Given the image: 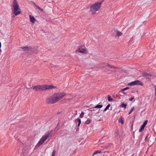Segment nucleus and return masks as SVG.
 I'll return each instance as SVG.
<instances>
[{
    "instance_id": "22",
    "label": "nucleus",
    "mask_w": 156,
    "mask_h": 156,
    "mask_svg": "<svg viewBox=\"0 0 156 156\" xmlns=\"http://www.w3.org/2000/svg\"><path fill=\"white\" fill-rule=\"evenodd\" d=\"M35 5L37 8L40 11H43V9L42 8H41L39 6H38V5Z\"/></svg>"
},
{
    "instance_id": "32",
    "label": "nucleus",
    "mask_w": 156,
    "mask_h": 156,
    "mask_svg": "<svg viewBox=\"0 0 156 156\" xmlns=\"http://www.w3.org/2000/svg\"><path fill=\"white\" fill-rule=\"evenodd\" d=\"M122 92H123V94H125V95H126V93H125V92H124V91H122Z\"/></svg>"
},
{
    "instance_id": "10",
    "label": "nucleus",
    "mask_w": 156,
    "mask_h": 156,
    "mask_svg": "<svg viewBox=\"0 0 156 156\" xmlns=\"http://www.w3.org/2000/svg\"><path fill=\"white\" fill-rule=\"evenodd\" d=\"M21 48L23 49V51H30V49H32V47L31 46H27V47H21Z\"/></svg>"
},
{
    "instance_id": "1",
    "label": "nucleus",
    "mask_w": 156,
    "mask_h": 156,
    "mask_svg": "<svg viewBox=\"0 0 156 156\" xmlns=\"http://www.w3.org/2000/svg\"><path fill=\"white\" fill-rule=\"evenodd\" d=\"M66 94L64 92L55 93L47 98L46 102L47 103L50 104H54L62 98Z\"/></svg>"
},
{
    "instance_id": "16",
    "label": "nucleus",
    "mask_w": 156,
    "mask_h": 156,
    "mask_svg": "<svg viewBox=\"0 0 156 156\" xmlns=\"http://www.w3.org/2000/svg\"><path fill=\"white\" fill-rule=\"evenodd\" d=\"M123 33L120 31L117 30L116 33V36L118 37H119Z\"/></svg>"
},
{
    "instance_id": "17",
    "label": "nucleus",
    "mask_w": 156,
    "mask_h": 156,
    "mask_svg": "<svg viewBox=\"0 0 156 156\" xmlns=\"http://www.w3.org/2000/svg\"><path fill=\"white\" fill-rule=\"evenodd\" d=\"M103 107L102 105H98L95 106L94 108H102Z\"/></svg>"
},
{
    "instance_id": "28",
    "label": "nucleus",
    "mask_w": 156,
    "mask_h": 156,
    "mask_svg": "<svg viewBox=\"0 0 156 156\" xmlns=\"http://www.w3.org/2000/svg\"><path fill=\"white\" fill-rule=\"evenodd\" d=\"M154 87L155 88V95L156 96V86L154 85Z\"/></svg>"
},
{
    "instance_id": "12",
    "label": "nucleus",
    "mask_w": 156,
    "mask_h": 156,
    "mask_svg": "<svg viewBox=\"0 0 156 156\" xmlns=\"http://www.w3.org/2000/svg\"><path fill=\"white\" fill-rule=\"evenodd\" d=\"M75 121L76 123L78 122V126H79L81 123V119L79 118H77L75 120Z\"/></svg>"
},
{
    "instance_id": "3",
    "label": "nucleus",
    "mask_w": 156,
    "mask_h": 156,
    "mask_svg": "<svg viewBox=\"0 0 156 156\" xmlns=\"http://www.w3.org/2000/svg\"><path fill=\"white\" fill-rule=\"evenodd\" d=\"M101 4V2L95 3L90 7V11L92 12V14H95L96 12L100 9Z\"/></svg>"
},
{
    "instance_id": "11",
    "label": "nucleus",
    "mask_w": 156,
    "mask_h": 156,
    "mask_svg": "<svg viewBox=\"0 0 156 156\" xmlns=\"http://www.w3.org/2000/svg\"><path fill=\"white\" fill-rule=\"evenodd\" d=\"M30 51L34 53H37V50L35 48L32 47V49H30Z\"/></svg>"
},
{
    "instance_id": "30",
    "label": "nucleus",
    "mask_w": 156,
    "mask_h": 156,
    "mask_svg": "<svg viewBox=\"0 0 156 156\" xmlns=\"http://www.w3.org/2000/svg\"><path fill=\"white\" fill-rule=\"evenodd\" d=\"M108 66V67H110V68H112V65H110V64H108V65H107Z\"/></svg>"
},
{
    "instance_id": "26",
    "label": "nucleus",
    "mask_w": 156,
    "mask_h": 156,
    "mask_svg": "<svg viewBox=\"0 0 156 156\" xmlns=\"http://www.w3.org/2000/svg\"><path fill=\"white\" fill-rule=\"evenodd\" d=\"M84 115V113L83 112H81V114H80V117L81 118H83V115Z\"/></svg>"
},
{
    "instance_id": "31",
    "label": "nucleus",
    "mask_w": 156,
    "mask_h": 156,
    "mask_svg": "<svg viewBox=\"0 0 156 156\" xmlns=\"http://www.w3.org/2000/svg\"><path fill=\"white\" fill-rule=\"evenodd\" d=\"M116 67H115V66H112V68H113V69H115L116 68Z\"/></svg>"
},
{
    "instance_id": "5",
    "label": "nucleus",
    "mask_w": 156,
    "mask_h": 156,
    "mask_svg": "<svg viewBox=\"0 0 156 156\" xmlns=\"http://www.w3.org/2000/svg\"><path fill=\"white\" fill-rule=\"evenodd\" d=\"M52 132V131L51 130L49 132L45 134L43 136L38 142L37 145L38 146H40L50 136V135Z\"/></svg>"
},
{
    "instance_id": "6",
    "label": "nucleus",
    "mask_w": 156,
    "mask_h": 156,
    "mask_svg": "<svg viewBox=\"0 0 156 156\" xmlns=\"http://www.w3.org/2000/svg\"><path fill=\"white\" fill-rule=\"evenodd\" d=\"M135 85H142V82L139 80H136L128 84V85L133 86Z\"/></svg>"
},
{
    "instance_id": "2",
    "label": "nucleus",
    "mask_w": 156,
    "mask_h": 156,
    "mask_svg": "<svg viewBox=\"0 0 156 156\" xmlns=\"http://www.w3.org/2000/svg\"><path fill=\"white\" fill-rule=\"evenodd\" d=\"M56 87L53 85H37L33 87V89L36 91H42L55 88Z\"/></svg>"
},
{
    "instance_id": "13",
    "label": "nucleus",
    "mask_w": 156,
    "mask_h": 156,
    "mask_svg": "<svg viewBox=\"0 0 156 156\" xmlns=\"http://www.w3.org/2000/svg\"><path fill=\"white\" fill-rule=\"evenodd\" d=\"M29 17L30 20V21L33 23H34L35 21L36 20L35 18L34 17L31 15H30Z\"/></svg>"
},
{
    "instance_id": "19",
    "label": "nucleus",
    "mask_w": 156,
    "mask_h": 156,
    "mask_svg": "<svg viewBox=\"0 0 156 156\" xmlns=\"http://www.w3.org/2000/svg\"><path fill=\"white\" fill-rule=\"evenodd\" d=\"M91 122V120L89 119H88L85 122V123L86 124H89Z\"/></svg>"
},
{
    "instance_id": "33",
    "label": "nucleus",
    "mask_w": 156,
    "mask_h": 156,
    "mask_svg": "<svg viewBox=\"0 0 156 156\" xmlns=\"http://www.w3.org/2000/svg\"><path fill=\"white\" fill-rule=\"evenodd\" d=\"M1 47V43L0 42V48Z\"/></svg>"
},
{
    "instance_id": "20",
    "label": "nucleus",
    "mask_w": 156,
    "mask_h": 156,
    "mask_svg": "<svg viewBox=\"0 0 156 156\" xmlns=\"http://www.w3.org/2000/svg\"><path fill=\"white\" fill-rule=\"evenodd\" d=\"M110 105L108 104L106 107L105 108L104 110L103 111V112H105L109 108V107H110Z\"/></svg>"
},
{
    "instance_id": "34",
    "label": "nucleus",
    "mask_w": 156,
    "mask_h": 156,
    "mask_svg": "<svg viewBox=\"0 0 156 156\" xmlns=\"http://www.w3.org/2000/svg\"><path fill=\"white\" fill-rule=\"evenodd\" d=\"M133 155H134V154H133L132 155H131V156H133Z\"/></svg>"
},
{
    "instance_id": "35",
    "label": "nucleus",
    "mask_w": 156,
    "mask_h": 156,
    "mask_svg": "<svg viewBox=\"0 0 156 156\" xmlns=\"http://www.w3.org/2000/svg\"><path fill=\"white\" fill-rule=\"evenodd\" d=\"M151 156H153V155H151Z\"/></svg>"
},
{
    "instance_id": "14",
    "label": "nucleus",
    "mask_w": 156,
    "mask_h": 156,
    "mask_svg": "<svg viewBox=\"0 0 156 156\" xmlns=\"http://www.w3.org/2000/svg\"><path fill=\"white\" fill-rule=\"evenodd\" d=\"M114 135L115 137L117 138H118L120 137L119 135V133L118 130L116 131Z\"/></svg>"
},
{
    "instance_id": "29",
    "label": "nucleus",
    "mask_w": 156,
    "mask_h": 156,
    "mask_svg": "<svg viewBox=\"0 0 156 156\" xmlns=\"http://www.w3.org/2000/svg\"><path fill=\"white\" fill-rule=\"evenodd\" d=\"M134 97H133V98H131L130 99H129V101H131L133 100L134 99Z\"/></svg>"
},
{
    "instance_id": "25",
    "label": "nucleus",
    "mask_w": 156,
    "mask_h": 156,
    "mask_svg": "<svg viewBox=\"0 0 156 156\" xmlns=\"http://www.w3.org/2000/svg\"><path fill=\"white\" fill-rule=\"evenodd\" d=\"M134 109V108L133 107L131 109V110L129 112L128 114H130L132 112V111Z\"/></svg>"
},
{
    "instance_id": "24",
    "label": "nucleus",
    "mask_w": 156,
    "mask_h": 156,
    "mask_svg": "<svg viewBox=\"0 0 156 156\" xmlns=\"http://www.w3.org/2000/svg\"><path fill=\"white\" fill-rule=\"evenodd\" d=\"M129 87H126L125 88L122 89L120 91H123L125 90H126L129 89Z\"/></svg>"
},
{
    "instance_id": "18",
    "label": "nucleus",
    "mask_w": 156,
    "mask_h": 156,
    "mask_svg": "<svg viewBox=\"0 0 156 156\" xmlns=\"http://www.w3.org/2000/svg\"><path fill=\"white\" fill-rule=\"evenodd\" d=\"M108 99L109 101H113V99L111 98V97L110 95L108 96Z\"/></svg>"
},
{
    "instance_id": "15",
    "label": "nucleus",
    "mask_w": 156,
    "mask_h": 156,
    "mask_svg": "<svg viewBox=\"0 0 156 156\" xmlns=\"http://www.w3.org/2000/svg\"><path fill=\"white\" fill-rule=\"evenodd\" d=\"M101 153V151L100 150H98L95 151L92 154V156H94L95 155L98 154H100Z\"/></svg>"
},
{
    "instance_id": "4",
    "label": "nucleus",
    "mask_w": 156,
    "mask_h": 156,
    "mask_svg": "<svg viewBox=\"0 0 156 156\" xmlns=\"http://www.w3.org/2000/svg\"><path fill=\"white\" fill-rule=\"evenodd\" d=\"M13 6V12L15 16H17L21 13V10L16 0H14Z\"/></svg>"
},
{
    "instance_id": "21",
    "label": "nucleus",
    "mask_w": 156,
    "mask_h": 156,
    "mask_svg": "<svg viewBox=\"0 0 156 156\" xmlns=\"http://www.w3.org/2000/svg\"><path fill=\"white\" fill-rule=\"evenodd\" d=\"M127 106V105L126 104H125L122 103L121 105V107L122 108H125Z\"/></svg>"
},
{
    "instance_id": "7",
    "label": "nucleus",
    "mask_w": 156,
    "mask_h": 156,
    "mask_svg": "<svg viewBox=\"0 0 156 156\" xmlns=\"http://www.w3.org/2000/svg\"><path fill=\"white\" fill-rule=\"evenodd\" d=\"M78 50L79 52L81 53L87 54L88 53L87 50L85 49L84 46H82L81 47L79 48Z\"/></svg>"
},
{
    "instance_id": "23",
    "label": "nucleus",
    "mask_w": 156,
    "mask_h": 156,
    "mask_svg": "<svg viewBox=\"0 0 156 156\" xmlns=\"http://www.w3.org/2000/svg\"><path fill=\"white\" fill-rule=\"evenodd\" d=\"M119 122L121 123L122 124H123L124 122L122 120V118H121L120 119H119Z\"/></svg>"
},
{
    "instance_id": "27",
    "label": "nucleus",
    "mask_w": 156,
    "mask_h": 156,
    "mask_svg": "<svg viewBox=\"0 0 156 156\" xmlns=\"http://www.w3.org/2000/svg\"><path fill=\"white\" fill-rule=\"evenodd\" d=\"M55 150H54L52 152L51 156H55Z\"/></svg>"
},
{
    "instance_id": "9",
    "label": "nucleus",
    "mask_w": 156,
    "mask_h": 156,
    "mask_svg": "<svg viewBox=\"0 0 156 156\" xmlns=\"http://www.w3.org/2000/svg\"><path fill=\"white\" fill-rule=\"evenodd\" d=\"M142 76L147 79H150L151 75L148 74L146 72H144L142 73Z\"/></svg>"
},
{
    "instance_id": "8",
    "label": "nucleus",
    "mask_w": 156,
    "mask_h": 156,
    "mask_svg": "<svg viewBox=\"0 0 156 156\" xmlns=\"http://www.w3.org/2000/svg\"><path fill=\"white\" fill-rule=\"evenodd\" d=\"M147 122H148V120H146L143 123V125L141 126V127H140V129L139 130V131L140 132H141L142 131L144 130V128H145V126H146V124H147Z\"/></svg>"
}]
</instances>
